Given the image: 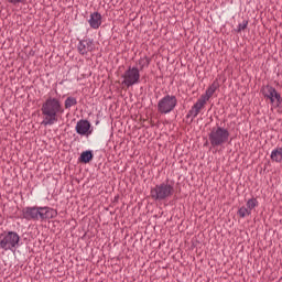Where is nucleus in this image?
Returning <instances> with one entry per match:
<instances>
[{
    "instance_id": "obj_1",
    "label": "nucleus",
    "mask_w": 282,
    "mask_h": 282,
    "mask_svg": "<svg viewBox=\"0 0 282 282\" xmlns=\"http://www.w3.org/2000/svg\"><path fill=\"white\" fill-rule=\"evenodd\" d=\"M63 111L64 109L63 105H61V100L48 97L41 108L43 127H52V124H56V122H58V116H61Z\"/></svg>"
},
{
    "instance_id": "obj_2",
    "label": "nucleus",
    "mask_w": 282,
    "mask_h": 282,
    "mask_svg": "<svg viewBox=\"0 0 282 282\" xmlns=\"http://www.w3.org/2000/svg\"><path fill=\"white\" fill-rule=\"evenodd\" d=\"M58 213L50 207H25L22 209V217L28 221H45L54 219Z\"/></svg>"
},
{
    "instance_id": "obj_3",
    "label": "nucleus",
    "mask_w": 282,
    "mask_h": 282,
    "mask_svg": "<svg viewBox=\"0 0 282 282\" xmlns=\"http://www.w3.org/2000/svg\"><path fill=\"white\" fill-rule=\"evenodd\" d=\"M19 241H21L19 234L9 231L0 236V248L6 251L11 250V252H14V250L19 248Z\"/></svg>"
},
{
    "instance_id": "obj_4",
    "label": "nucleus",
    "mask_w": 282,
    "mask_h": 282,
    "mask_svg": "<svg viewBox=\"0 0 282 282\" xmlns=\"http://www.w3.org/2000/svg\"><path fill=\"white\" fill-rule=\"evenodd\" d=\"M175 193L173 185L162 183L153 187L150 192L152 199L155 202H162L163 199H169Z\"/></svg>"
},
{
    "instance_id": "obj_5",
    "label": "nucleus",
    "mask_w": 282,
    "mask_h": 282,
    "mask_svg": "<svg viewBox=\"0 0 282 282\" xmlns=\"http://www.w3.org/2000/svg\"><path fill=\"white\" fill-rule=\"evenodd\" d=\"M228 138H230V132L226 128H213L209 133V142L212 147H221V144H226L228 142Z\"/></svg>"
},
{
    "instance_id": "obj_6",
    "label": "nucleus",
    "mask_w": 282,
    "mask_h": 282,
    "mask_svg": "<svg viewBox=\"0 0 282 282\" xmlns=\"http://www.w3.org/2000/svg\"><path fill=\"white\" fill-rule=\"evenodd\" d=\"M175 107H177V97L173 95H166L158 102L159 113H171Z\"/></svg>"
},
{
    "instance_id": "obj_7",
    "label": "nucleus",
    "mask_w": 282,
    "mask_h": 282,
    "mask_svg": "<svg viewBox=\"0 0 282 282\" xmlns=\"http://www.w3.org/2000/svg\"><path fill=\"white\" fill-rule=\"evenodd\" d=\"M122 85L126 87H133L140 83V69L138 67H129L122 75Z\"/></svg>"
},
{
    "instance_id": "obj_8",
    "label": "nucleus",
    "mask_w": 282,
    "mask_h": 282,
    "mask_svg": "<svg viewBox=\"0 0 282 282\" xmlns=\"http://www.w3.org/2000/svg\"><path fill=\"white\" fill-rule=\"evenodd\" d=\"M262 94L264 98L270 100L271 105H275V107H281L282 98H281V94L276 91V88L272 86H264L262 88Z\"/></svg>"
},
{
    "instance_id": "obj_9",
    "label": "nucleus",
    "mask_w": 282,
    "mask_h": 282,
    "mask_svg": "<svg viewBox=\"0 0 282 282\" xmlns=\"http://www.w3.org/2000/svg\"><path fill=\"white\" fill-rule=\"evenodd\" d=\"M206 102H208V99L200 96L199 99L196 101V104H194V106L192 107V109L188 111V117L192 116V118H197V116H199V112L202 111V109H204V107H206Z\"/></svg>"
},
{
    "instance_id": "obj_10",
    "label": "nucleus",
    "mask_w": 282,
    "mask_h": 282,
    "mask_svg": "<svg viewBox=\"0 0 282 282\" xmlns=\"http://www.w3.org/2000/svg\"><path fill=\"white\" fill-rule=\"evenodd\" d=\"M94 50H96V46L94 45V41L91 40H83L78 44V52L82 55H85L88 52H94Z\"/></svg>"
},
{
    "instance_id": "obj_11",
    "label": "nucleus",
    "mask_w": 282,
    "mask_h": 282,
    "mask_svg": "<svg viewBox=\"0 0 282 282\" xmlns=\"http://www.w3.org/2000/svg\"><path fill=\"white\" fill-rule=\"evenodd\" d=\"M89 129H91V123H89L87 120H80L76 124V132L79 135H87V133H91Z\"/></svg>"
},
{
    "instance_id": "obj_12",
    "label": "nucleus",
    "mask_w": 282,
    "mask_h": 282,
    "mask_svg": "<svg viewBox=\"0 0 282 282\" xmlns=\"http://www.w3.org/2000/svg\"><path fill=\"white\" fill-rule=\"evenodd\" d=\"M88 22L93 30H98V28L102 25V15L98 12H94L90 14V19L88 20Z\"/></svg>"
},
{
    "instance_id": "obj_13",
    "label": "nucleus",
    "mask_w": 282,
    "mask_h": 282,
    "mask_svg": "<svg viewBox=\"0 0 282 282\" xmlns=\"http://www.w3.org/2000/svg\"><path fill=\"white\" fill-rule=\"evenodd\" d=\"M219 89V82L214 80L213 84L207 88L206 93L202 95L203 98H206L207 100H210L213 98V95Z\"/></svg>"
},
{
    "instance_id": "obj_14",
    "label": "nucleus",
    "mask_w": 282,
    "mask_h": 282,
    "mask_svg": "<svg viewBox=\"0 0 282 282\" xmlns=\"http://www.w3.org/2000/svg\"><path fill=\"white\" fill-rule=\"evenodd\" d=\"M91 160H94V153H91V151L82 152L79 162H83V164H89Z\"/></svg>"
},
{
    "instance_id": "obj_15",
    "label": "nucleus",
    "mask_w": 282,
    "mask_h": 282,
    "mask_svg": "<svg viewBox=\"0 0 282 282\" xmlns=\"http://www.w3.org/2000/svg\"><path fill=\"white\" fill-rule=\"evenodd\" d=\"M271 160L273 162H282V148H278L271 152Z\"/></svg>"
},
{
    "instance_id": "obj_16",
    "label": "nucleus",
    "mask_w": 282,
    "mask_h": 282,
    "mask_svg": "<svg viewBox=\"0 0 282 282\" xmlns=\"http://www.w3.org/2000/svg\"><path fill=\"white\" fill-rule=\"evenodd\" d=\"M151 61L149 59V57H141L138 61V65H139V69L142 72V69H144V67H149Z\"/></svg>"
},
{
    "instance_id": "obj_17",
    "label": "nucleus",
    "mask_w": 282,
    "mask_h": 282,
    "mask_svg": "<svg viewBox=\"0 0 282 282\" xmlns=\"http://www.w3.org/2000/svg\"><path fill=\"white\" fill-rule=\"evenodd\" d=\"M75 105H78V101L76 100L75 97H68L65 100V109H69L72 107H75Z\"/></svg>"
},
{
    "instance_id": "obj_18",
    "label": "nucleus",
    "mask_w": 282,
    "mask_h": 282,
    "mask_svg": "<svg viewBox=\"0 0 282 282\" xmlns=\"http://www.w3.org/2000/svg\"><path fill=\"white\" fill-rule=\"evenodd\" d=\"M238 215L243 219V217L252 215V212L248 207H240L238 210Z\"/></svg>"
},
{
    "instance_id": "obj_19",
    "label": "nucleus",
    "mask_w": 282,
    "mask_h": 282,
    "mask_svg": "<svg viewBox=\"0 0 282 282\" xmlns=\"http://www.w3.org/2000/svg\"><path fill=\"white\" fill-rule=\"evenodd\" d=\"M259 206V202L257 198H251L247 202V208L252 213L253 208H257Z\"/></svg>"
},
{
    "instance_id": "obj_20",
    "label": "nucleus",
    "mask_w": 282,
    "mask_h": 282,
    "mask_svg": "<svg viewBox=\"0 0 282 282\" xmlns=\"http://www.w3.org/2000/svg\"><path fill=\"white\" fill-rule=\"evenodd\" d=\"M246 28H248V21L243 20V22L238 25L237 32H243V30H246Z\"/></svg>"
},
{
    "instance_id": "obj_21",
    "label": "nucleus",
    "mask_w": 282,
    "mask_h": 282,
    "mask_svg": "<svg viewBox=\"0 0 282 282\" xmlns=\"http://www.w3.org/2000/svg\"><path fill=\"white\" fill-rule=\"evenodd\" d=\"M28 0H8L9 3H12L13 6H17V3H25Z\"/></svg>"
}]
</instances>
